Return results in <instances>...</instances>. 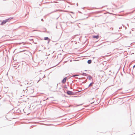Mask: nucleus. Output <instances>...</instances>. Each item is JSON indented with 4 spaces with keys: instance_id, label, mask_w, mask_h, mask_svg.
<instances>
[{
    "instance_id": "obj_1",
    "label": "nucleus",
    "mask_w": 135,
    "mask_h": 135,
    "mask_svg": "<svg viewBox=\"0 0 135 135\" xmlns=\"http://www.w3.org/2000/svg\"><path fill=\"white\" fill-rule=\"evenodd\" d=\"M11 20V19H10L9 18L3 20L2 22L1 23V25H3V24L6 23L7 22H9Z\"/></svg>"
},
{
    "instance_id": "obj_3",
    "label": "nucleus",
    "mask_w": 135,
    "mask_h": 135,
    "mask_svg": "<svg viewBox=\"0 0 135 135\" xmlns=\"http://www.w3.org/2000/svg\"><path fill=\"white\" fill-rule=\"evenodd\" d=\"M66 79H67L66 78V77L65 78L62 80V83H64V84L65 83L66 81Z\"/></svg>"
},
{
    "instance_id": "obj_5",
    "label": "nucleus",
    "mask_w": 135,
    "mask_h": 135,
    "mask_svg": "<svg viewBox=\"0 0 135 135\" xmlns=\"http://www.w3.org/2000/svg\"><path fill=\"white\" fill-rule=\"evenodd\" d=\"M93 38H96L97 39H98L99 38V36H93Z\"/></svg>"
},
{
    "instance_id": "obj_6",
    "label": "nucleus",
    "mask_w": 135,
    "mask_h": 135,
    "mask_svg": "<svg viewBox=\"0 0 135 135\" xmlns=\"http://www.w3.org/2000/svg\"><path fill=\"white\" fill-rule=\"evenodd\" d=\"M91 62V60H89L88 61V64H90Z\"/></svg>"
},
{
    "instance_id": "obj_7",
    "label": "nucleus",
    "mask_w": 135,
    "mask_h": 135,
    "mask_svg": "<svg viewBox=\"0 0 135 135\" xmlns=\"http://www.w3.org/2000/svg\"><path fill=\"white\" fill-rule=\"evenodd\" d=\"M94 84V83H91L90 84H89V86H91L92 85Z\"/></svg>"
},
{
    "instance_id": "obj_8",
    "label": "nucleus",
    "mask_w": 135,
    "mask_h": 135,
    "mask_svg": "<svg viewBox=\"0 0 135 135\" xmlns=\"http://www.w3.org/2000/svg\"><path fill=\"white\" fill-rule=\"evenodd\" d=\"M135 66V65L133 67H134Z\"/></svg>"
},
{
    "instance_id": "obj_4",
    "label": "nucleus",
    "mask_w": 135,
    "mask_h": 135,
    "mask_svg": "<svg viewBox=\"0 0 135 135\" xmlns=\"http://www.w3.org/2000/svg\"><path fill=\"white\" fill-rule=\"evenodd\" d=\"M45 40H47L48 41V43L50 41V39H49L48 37H45L44 38V39Z\"/></svg>"
},
{
    "instance_id": "obj_2",
    "label": "nucleus",
    "mask_w": 135,
    "mask_h": 135,
    "mask_svg": "<svg viewBox=\"0 0 135 135\" xmlns=\"http://www.w3.org/2000/svg\"><path fill=\"white\" fill-rule=\"evenodd\" d=\"M67 93L68 94L70 95H73L74 94L73 93L72 91H67Z\"/></svg>"
}]
</instances>
